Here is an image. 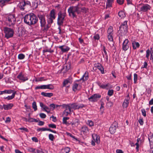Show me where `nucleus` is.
Returning a JSON list of instances; mask_svg holds the SVG:
<instances>
[{
	"label": "nucleus",
	"mask_w": 153,
	"mask_h": 153,
	"mask_svg": "<svg viewBox=\"0 0 153 153\" xmlns=\"http://www.w3.org/2000/svg\"><path fill=\"white\" fill-rule=\"evenodd\" d=\"M32 106L33 108L34 109L35 111H36L37 110V106L36 102H33L32 104Z\"/></svg>",
	"instance_id": "79ce46f5"
},
{
	"label": "nucleus",
	"mask_w": 153,
	"mask_h": 153,
	"mask_svg": "<svg viewBox=\"0 0 153 153\" xmlns=\"http://www.w3.org/2000/svg\"><path fill=\"white\" fill-rule=\"evenodd\" d=\"M130 97L129 94H128L124 100L123 104V108H127L129 102Z\"/></svg>",
	"instance_id": "4468645a"
},
{
	"label": "nucleus",
	"mask_w": 153,
	"mask_h": 153,
	"mask_svg": "<svg viewBox=\"0 0 153 153\" xmlns=\"http://www.w3.org/2000/svg\"><path fill=\"white\" fill-rule=\"evenodd\" d=\"M37 16L39 17L40 20V26L42 27H43L45 26L46 24L45 16L44 14H41L40 13H38L37 15Z\"/></svg>",
	"instance_id": "6e6552de"
},
{
	"label": "nucleus",
	"mask_w": 153,
	"mask_h": 153,
	"mask_svg": "<svg viewBox=\"0 0 153 153\" xmlns=\"http://www.w3.org/2000/svg\"><path fill=\"white\" fill-rule=\"evenodd\" d=\"M113 103L111 101H109L107 103L106 105L108 107H111L113 105Z\"/></svg>",
	"instance_id": "6e6d98bb"
},
{
	"label": "nucleus",
	"mask_w": 153,
	"mask_h": 153,
	"mask_svg": "<svg viewBox=\"0 0 153 153\" xmlns=\"http://www.w3.org/2000/svg\"><path fill=\"white\" fill-rule=\"evenodd\" d=\"M107 35H113V28L111 26H110L108 29L107 30Z\"/></svg>",
	"instance_id": "2f4dec72"
},
{
	"label": "nucleus",
	"mask_w": 153,
	"mask_h": 153,
	"mask_svg": "<svg viewBox=\"0 0 153 153\" xmlns=\"http://www.w3.org/2000/svg\"><path fill=\"white\" fill-rule=\"evenodd\" d=\"M89 74L86 71L84 74L83 75L82 77L79 80H78L76 81L77 82H79L81 81H82V82H85L87 81L88 79Z\"/></svg>",
	"instance_id": "dca6fc26"
},
{
	"label": "nucleus",
	"mask_w": 153,
	"mask_h": 153,
	"mask_svg": "<svg viewBox=\"0 0 153 153\" xmlns=\"http://www.w3.org/2000/svg\"><path fill=\"white\" fill-rule=\"evenodd\" d=\"M118 123L116 121H114L109 128V131L111 134L114 133L116 131V128L118 127Z\"/></svg>",
	"instance_id": "9d476101"
},
{
	"label": "nucleus",
	"mask_w": 153,
	"mask_h": 153,
	"mask_svg": "<svg viewBox=\"0 0 153 153\" xmlns=\"http://www.w3.org/2000/svg\"><path fill=\"white\" fill-rule=\"evenodd\" d=\"M17 77L20 80L23 81V82H25L28 79L27 77V76H24L22 74V72L19 73L17 76Z\"/></svg>",
	"instance_id": "412c9836"
},
{
	"label": "nucleus",
	"mask_w": 153,
	"mask_h": 153,
	"mask_svg": "<svg viewBox=\"0 0 153 153\" xmlns=\"http://www.w3.org/2000/svg\"><path fill=\"white\" fill-rule=\"evenodd\" d=\"M13 106V103H8L7 104H4L2 108L1 109L2 110L4 109V110H9L11 109Z\"/></svg>",
	"instance_id": "6ab92c4d"
},
{
	"label": "nucleus",
	"mask_w": 153,
	"mask_h": 153,
	"mask_svg": "<svg viewBox=\"0 0 153 153\" xmlns=\"http://www.w3.org/2000/svg\"><path fill=\"white\" fill-rule=\"evenodd\" d=\"M71 82V80L69 79H65L64 80L63 83V87H65L68 84Z\"/></svg>",
	"instance_id": "c9c22d12"
},
{
	"label": "nucleus",
	"mask_w": 153,
	"mask_h": 153,
	"mask_svg": "<svg viewBox=\"0 0 153 153\" xmlns=\"http://www.w3.org/2000/svg\"><path fill=\"white\" fill-rule=\"evenodd\" d=\"M11 121V119L9 117H7L6 118L5 122L6 123H9Z\"/></svg>",
	"instance_id": "0e129e2a"
},
{
	"label": "nucleus",
	"mask_w": 153,
	"mask_h": 153,
	"mask_svg": "<svg viewBox=\"0 0 153 153\" xmlns=\"http://www.w3.org/2000/svg\"><path fill=\"white\" fill-rule=\"evenodd\" d=\"M23 1H25V4L26 5V6L27 7H28V6H30L31 5V3L30 1H28L27 0H23Z\"/></svg>",
	"instance_id": "603ef678"
},
{
	"label": "nucleus",
	"mask_w": 153,
	"mask_h": 153,
	"mask_svg": "<svg viewBox=\"0 0 153 153\" xmlns=\"http://www.w3.org/2000/svg\"><path fill=\"white\" fill-rule=\"evenodd\" d=\"M129 42V41L127 39H125L123 41L122 44V49L123 50L126 51L128 49Z\"/></svg>",
	"instance_id": "2eb2a0df"
},
{
	"label": "nucleus",
	"mask_w": 153,
	"mask_h": 153,
	"mask_svg": "<svg viewBox=\"0 0 153 153\" xmlns=\"http://www.w3.org/2000/svg\"><path fill=\"white\" fill-rule=\"evenodd\" d=\"M127 22L128 21L126 20L122 23L120 27V31H122V32L126 33L127 32L128 30Z\"/></svg>",
	"instance_id": "9b49d317"
},
{
	"label": "nucleus",
	"mask_w": 153,
	"mask_h": 153,
	"mask_svg": "<svg viewBox=\"0 0 153 153\" xmlns=\"http://www.w3.org/2000/svg\"><path fill=\"white\" fill-rule=\"evenodd\" d=\"M24 19V22L29 26L34 25L38 21L37 16L33 13L26 15Z\"/></svg>",
	"instance_id": "f257e3e1"
},
{
	"label": "nucleus",
	"mask_w": 153,
	"mask_h": 153,
	"mask_svg": "<svg viewBox=\"0 0 153 153\" xmlns=\"http://www.w3.org/2000/svg\"><path fill=\"white\" fill-rule=\"evenodd\" d=\"M92 137L93 140L97 144H99L100 142V137L99 135L97 134H94L92 135Z\"/></svg>",
	"instance_id": "5701e85b"
},
{
	"label": "nucleus",
	"mask_w": 153,
	"mask_h": 153,
	"mask_svg": "<svg viewBox=\"0 0 153 153\" xmlns=\"http://www.w3.org/2000/svg\"><path fill=\"white\" fill-rule=\"evenodd\" d=\"M6 5V4L4 0H0V5L2 7Z\"/></svg>",
	"instance_id": "4d7b16f0"
},
{
	"label": "nucleus",
	"mask_w": 153,
	"mask_h": 153,
	"mask_svg": "<svg viewBox=\"0 0 153 153\" xmlns=\"http://www.w3.org/2000/svg\"><path fill=\"white\" fill-rule=\"evenodd\" d=\"M47 22L48 24V25H51L52 23H53V20L54 19L48 16V15H47Z\"/></svg>",
	"instance_id": "473e14b6"
},
{
	"label": "nucleus",
	"mask_w": 153,
	"mask_h": 153,
	"mask_svg": "<svg viewBox=\"0 0 153 153\" xmlns=\"http://www.w3.org/2000/svg\"><path fill=\"white\" fill-rule=\"evenodd\" d=\"M113 35H107V37L108 40L110 42H113Z\"/></svg>",
	"instance_id": "ea45409f"
},
{
	"label": "nucleus",
	"mask_w": 153,
	"mask_h": 153,
	"mask_svg": "<svg viewBox=\"0 0 153 153\" xmlns=\"http://www.w3.org/2000/svg\"><path fill=\"white\" fill-rule=\"evenodd\" d=\"M58 16L57 23L59 25L61 26L63 23V21L66 16V13H62L61 11H60L58 13Z\"/></svg>",
	"instance_id": "7ed1b4c3"
},
{
	"label": "nucleus",
	"mask_w": 153,
	"mask_h": 153,
	"mask_svg": "<svg viewBox=\"0 0 153 153\" xmlns=\"http://www.w3.org/2000/svg\"><path fill=\"white\" fill-rule=\"evenodd\" d=\"M117 3L120 5H122L124 3V0H117Z\"/></svg>",
	"instance_id": "69168bd1"
},
{
	"label": "nucleus",
	"mask_w": 153,
	"mask_h": 153,
	"mask_svg": "<svg viewBox=\"0 0 153 153\" xmlns=\"http://www.w3.org/2000/svg\"><path fill=\"white\" fill-rule=\"evenodd\" d=\"M82 86L79 85L76 83H74L72 86V90L74 92H76L77 90H79L81 89Z\"/></svg>",
	"instance_id": "aec40b11"
},
{
	"label": "nucleus",
	"mask_w": 153,
	"mask_h": 153,
	"mask_svg": "<svg viewBox=\"0 0 153 153\" xmlns=\"http://www.w3.org/2000/svg\"><path fill=\"white\" fill-rule=\"evenodd\" d=\"M19 129L21 130H22L23 131H22V132H23V131H26V132H29L27 128H25V127L20 128H19Z\"/></svg>",
	"instance_id": "13d9d810"
},
{
	"label": "nucleus",
	"mask_w": 153,
	"mask_h": 153,
	"mask_svg": "<svg viewBox=\"0 0 153 153\" xmlns=\"http://www.w3.org/2000/svg\"><path fill=\"white\" fill-rule=\"evenodd\" d=\"M49 139L51 141H53L54 139V136L53 135L51 134H49L48 135Z\"/></svg>",
	"instance_id": "8fccbe9b"
},
{
	"label": "nucleus",
	"mask_w": 153,
	"mask_h": 153,
	"mask_svg": "<svg viewBox=\"0 0 153 153\" xmlns=\"http://www.w3.org/2000/svg\"><path fill=\"white\" fill-rule=\"evenodd\" d=\"M97 85L100 88L103 89H108L111 88V85L109 83L104 84L100 82H98Z\"/></svg>",
	"instance_id": "ddd939ff"
},
{
	"label": "nucleus",
	"mask_w": 153,
	"mask_h": 153,
	"mask_svg": "<svg viewBox=\"0 0 153 153\" xmlns=\"http://www.w3.org/2000/svg\"><path fill=\"white\" fill-rule=\"evenodd\" d=\"M71 66V63H68L67 64L64 65L62 68V71L64 73H66L70 68Z\"/></svg>",
	"instance_id": "f3484780"
},
{
	"label": "nucleus",
	"mask_w": 153,
	"mask_h": 153,
	"mask_svg": "<svg viewBox=\"0 0 153 153\" xmlns=\"http://www.w3.org/2000/svg\"><path fill=\"white\" fill-rule=\"evenodd\" d=\"M148 139L150 145L151 146L152 144L153 141L151 140V139H153V134H151L148 135Z\"/></svg>",
	"instance_id": "e433bc0d"
},
{
	"label": "nucleus",
	"mask_w": 153,
	"mask_h": 153,
	"mask_svg": "<svg viewBox=\"0 0 153 153\" xmlns=\"http://www.w3.org/2000/svg\"><path fill=\"white\" fill-rule=\"evenodd\" d=\"M46 89L52 90L54 89V87L52 84H49L48 85H46Z\"/></svg>",
	"instance_id": "a19ab883"
},
{
	"label": "nucleus",
	"mask_w": 153,
	"mask_h": 153,
	"mask_svg": "<svg viewBox=\"0 0 153 153\" xmlns=\"http://www.w3.org/2000/svg\"><path fill=\"white\" fill-rule=\"evenodd\" d=\"M6 91V94H10L14 92L13 90H5Z\"/></svg>",
	"instance_id": "052dcab7"
},
{
	"label": "nucleus",
	"mask_w": 153,
	"mask_h": 153,
	"mask_svg": "<svg viewBox=\"0 0 153 153\" xmlns=\"http://www.w3.org/2000/svg\"><path fill=\"white\" fill-rule=\"evenodd\" d=\"M95 67L97 68L101 72L102 74H104V69L102 65L99 63H97L94 64Z\"/></svg>",
	"instance_id": "a211bd4d"
},
{
	"label": "nucleus",
	"mask_w": 153,
	"mask_h": 153,
	"mask_svg": "<svg viewBox=\"0 0 153 153\" xmlns=\"http://www.w3.org/2000/svg\"><path fill=\"white\" fill-rule=\"evenodd\" d=\"M113 92L114 90H109L108 92V95L110 96H111L113 95Z\"/></svg>",
	"instance_id": "3c124183"
},
{
	"label": "nucleus",
	"mask_w": 153,
	"mask_h": 153,
	"mask_svg": "<svg viewBox=\"0 0 153 153\" xmlns=\"http://www.w3.org/2000/svg\"><path fill=\"white\" fill-rule=\"evenodd\" d=\"M140 5H141V6L139 7L140 11L145 12L150 10L151 9V6L148 4H143L142 5L140 4Z\"/></svg>",
	"instance_id": "1a4fd4ad"
},
{
	"label": "nucleus",
	"mask_w": 153,
	"mask_h": 153,
	"mask_svg": "<svg viewBox=\"0 0 153 153\" xmlns=\"http://www.w3.org/2000/svg\"><path fill=\"white\" fill-rule=\"evenodd\" d=\"M150 53V51L148 49L146 51V57L147 59H149V55Z\"/></svg>",
	"instance_id": "e2e57ef3"
},
{
	"label": "nucleus",
	"mask_w": 153,
	"mask_h": 153,
	"mask_svg": "<svg viewBox=\"0 0 153 153\" xmlns=\"http://www.w3.org/2000/svg\"><path fill=\"white\" fill-rule=\"evenodd\" d=\"M68 12L69 16L74 18L76 17L77 15L76 13L77 14V10L76 6H70L68 9Z\"/></svg>",
	"instance_id": "20e7f679"
},
{
	"label": "nucleus",
	"mask_w": 153,
	"mask_h": 153,
	"mask_svg": "<svg viewBox=\"0 0 153 153\" xmlns=\"http://www.w3.org/2000/svg\"><path fill=\"white\" fill-rule=\"evenodd\" d=\"M94 38L95 39L98 40L99 39L100 37L98 34H97L94 36Z\"/></svg>",
	"instance_id": "774afa93"
},
{
	"label": "nucleus",
	"mask_w": 153,
	"mask_h": 153,
	"mask_svg": "<svg viewBox=\"0 0 153 153\" xmlns=\"http://www.w3.org/2000/svg\"><path fill=\"white\" fill-rule=\"evenodd\" d=\"M48 127L50 128H56V125L54 124H50L48 125Z\"/></svg>",
	"instance_id": "864d4df0"
},
{
	"label": "nucleus",
	"mask_w": 153,
	"mask_h": 153,
	"mask_svg": "<svg viewBox=\"0 0 153 153\" xmlns=\"http://www.w3.org/2000/svg\"><path fill=\"white\" fill-rule=\"evenodd\" d=\"M69 119V117H64L62 119V123L63 124H67V120Z\"/></svg>",
	"instance_id": "a18cd8bd"
},
{
	"label": "nucleus",
	"mask_w": 153,
	"mask_h": 153,
	"mask_svg": "<svg viewBox=\"0 0 153 153\" xmlns=\"http://www.w3.org/2000/svg\"><path fill=\"white\" fill-rule=\"evenodd\" d=\"M70 150V149L69 147H66L62 149L60 152V153H68Z\"/></svg>",
	"instance_id": "7c9ffc66"
},
{
	"label": "nucleus",
	"mask_w": 153,
	"mask_h": 153,
	"mask_svg": "<svg viewBox=\"0 0 153 153\" xmlns=\"http://www.w3.org/2000/svg\"><path fill=\"white\" fill-rule=\"evenodd\" d=\"M139 122L140 125H143L144 123L143 119V118H140L138 120Z\"/></svg>",
	"instance_id": "bf43d9fd"
},
{
	"label": "nucleus",
	"mask_w": 153,
	"mask_h": 153,
	"mask_svg": "<svg viewBox=\"0 0 153 153\" xmlns=\"http://www.w3.org/2000/svg\"><path fill=\"white\" fill-rule=\"evenodd\" d=\"M41 94L45 97H50L53 96V93H45L44 92H41Z\"/></svg>",
	"instance_id": "c756f323"
},
{
	"label": "nucleus",
	"mask_w": 153,
	"mask_h": 153,
	"mask_svg": "<svg viewBox=\"0 0 153 153\" xmlns=\"http://www.w3.org/2000/svg\"><path fill=\"white\" fill-rule=\"evenodd\" d=\"M118 15L121 18H123L126 16L125 13L124 11L121 10L119 11L118 13Z\"/></svg>",
	"instance_id": "f704fd0d"
},
{
	"label": "nucleus",
	"mask_w": 153,
	"mask_h": 153,
	"mask_svg": "<svg viewBox=\"0 0 153 153\" xmlns=\"http://www.w3.org/2000/svg\"><path fill=\"white\" fill-rule=\"evenodd\" d=\"M77 109H79L80 108H83L85 107L86 105H84L83 104H77Z\"/></svg>",
	"instance_id": "49530a36"
},
{
	"label": "nucleus",
	"mask_w": 153,
	"mask_h": 153,
	"mask_svg": "<svg viewBox=\"0 0 153 153\" xmlns=\"http://www.w3.org/2000/svg\"><path fill=\"white\" fill-rule=\"evenodd\" d=\"M137 75L136 73H134V83L136 84L137 82Z\"/></svg>",
	"instance_id": "de8ad7c7"
},
{
	"label": "nucleus",
	"mask_w": 153,
	"mask_h": 153,
	"mask_svg": "<svg viewBox=\"0 0 153 153\" xmlns=\"http://www.w3.org/2000/svg\"><path fill=\"white\" fill-rule=\"evenodd\" d=\"M48 128H39L37 129V131L39 132L40 131H48Z\"/></svg>",
	"instance_id": "c03bdc74"
},
{
	"label": "nucleus",
	"mask_w": 153,
	"mask_h": 153,
	"mask_svg": "<svg viewBox=\"0 0 153 153\" xmlns=\"http://www.w3.org/2000/svg\"><path fill=\"white\" fill-rule=\"evenodd\" d=\"M114 0H107L106 7H111L112 6V4L114 2Z\"/></svg>",
	"instance_id": "c85d7f7f"
},
{
	"label": "nucleus",
	"mask_w": 153,
	"mask_h": 153,
	"mask_svg": "<svg viewBox=\"0 0 153 153\" xmlns=\"http://www.w3.org/2000/svg\"><path fill=\"white\" fill-rule=\"evenodd\" d=\"M36 149H35L31 148H29L28 149V151L29 152L32 153H36Z\"/></svg>",
	"instance_id": "09e8293b"
},
{
	"label": "nucleus",
	"mask_w": 153,
	"mask_h": 153,
	"mask_svg": "<svg viewBox=\"0 0 153 153\" xmlns=\"http://www.w3.org/2000/svg\"><path fill=\"white\" fill-rule=\"evenodd\" d=\"M48 24L46 26L45 25V26H43L42 27H44L43 30L47 31L48 30L49 28V27L48 26Z\"/></svg>",
	"instance_id": "338daca9"
},
{
	"label": "nucleus",
	"mask_w": 153,
	"mask_h": 153,
	"mask_svg": "<svg viewBox=\"0 0 153 153\" xmlns=\"http://www.w3.org/2000/svg\"><path fill=\"white\" fill-rule=\"evenodd\" d=\"M46 85H42L40 86H37L35 87V90H37L38 89H46Z\"/></svg>",
	"instance_id": "4c0bfd02"
},
{
	"label": "nucleus",
	"mask_w": 153,
	"mask_h": 153,
	"mask_svg": "<svg viewBox=\"0 0 153 153\" xmlns=\"http://www.w3.org/2000/svg\"><path fill=\"white\" fill-rule=\"evenodd\" d=\"M71 109H74V110L77 109V103H73L69 104Z\"/></svg>",
	"instance_id": "72a5a7b5"
},
{
	"label": "nucleus",
	"mask_w": 153,
	"mask_h": 153,
	"mask_svg": "<svg viewBox=\"0 0 153 153\" xmlns=\"http://www.w3.org/2000/svg\"><path fill=\"white\" fill-rule=\"evenodd\" d=\"M25 57V55L23 53H20L18 55V58L19 59H24Z\"/></svg>",
	"instance_id": "58836bf2"
},
{
	"label": "nucleus",
	"mask_w": 153,
	"mask_h": 153,
	"mask_svg": "<svg viewBox=\"0 0 153 153\" xmlns=\"http://www.w3.org/2000/svg\"><path fill=\"white\" fill-rule=\"evenodd\" d=\"M56 14L55 10L53 9L51 10L49 14L48 15V16L55 19L56 18Z\"/></svg>",
	"instance_id": "393cba45"
},
{
	"label": "nucleus",
	"mask_w": 153,
	"mask_h": 153,
	"mask_svg": "<svg viewBox=\"0 0 153 153\" xmlns=\"http://www.w3.org/2000/svg\"><path fill=\"white\" fill-rule=\"evenodd\" d=\"M81 132H82L84 134L89 132L88 127L85 126H82L81 128Z\"/></svg>",
	"instance_id": "bb28decb"
},
{
	"label": "nucleus",
	"mask_w": 153,
	"mask_h": 153,
	"mask_svg": "<svg viewBox=\"0 0 153 153\" xmlns=\"http://www.w3.org/2000/svg\"><path fill=\"white\" fill-rule=\"evenodd\" d=\"M39 116L42 118H45L46 117V115L43 113H41L39 114Z\"/></svg>",
	"instance_id": "680f3d73"
},
{
	"label": "nucleus",
	"mask_w": 153,
	"mask_h": 153,
	"mask_svg": "<svg viewBox=\"0 0 153 153\" xmlns=\"http://www.w3.org/2000/svg\"><path fill=\"white\" fill-rule=\"evenodd\" d=\"M25 1H22L18 5L19 7L21 10H24L27 7L25 5Z\"/></svg>",
	"instance_id": "4be33fe9"
},
{
	"label": "nucleus",
	"mask_w": 153,
	"mask_h": 153,
	"mask_svg": "<svg viewBox=\"0 0 153 153\" xmlns=\"http://www.w3.org/2000/svg\"><path fill=\"white\" fill-rule=\"evenodd\" d=\"M5 22L7 26H11L14 25L16 22L15 15L10 14L6 16Z\"/></svg>",
	"instance_id": "f03ea898"
},
{
	"label": "nucleus",
	"mask_w": 153,
	"mask_h": 153,
	"mask_svg": "<svg viewBox=\"0 0 153 153\" xmlns=\"http://www.w3.org/2000/svg\"><path fill=\"white\" fill-rule=\"evenodd\" d=\"M62 106L65 109L63 111V114L65 116H67L71 114V109L69 104H64L62 105Z\"/></svg>",
	"instance_id": "0eeeda50"
},
{
	"label": "nucleus",
	"mask_w": 153,
	"mask_h": 153,
	"mask_svg": "<svg viewBox=\"0 0 153 153\" xmlns=\"http://www.w3.org/2000/svg\"><path fill=\"white\" fill-rule=\"evenodd\" d=\"M61 50V51L63 52H65L68 51L70 48L67 46L65 45H62L58 47Z\"/></svg>",
	"instance_id": "b1692460"
},
{
	"label": "nucleus",
	"mask_w": 153,
	"mask_h": 153,
	"mask_svg": "<svg viewBox=\"0 0 153 153\" xmlns=\"http://www.w3.org/2000/svg\"><path fill=\"white\" fill-rule=\"evenodd\" d=\"M141 111L142 112V115L144 117H146V111H145V109H142L141 110Z\"/></svg>",
	"instance_id": "5fc2aeb1"
},
{
	"label": "nucleus",
	"mask_w": 153,
	"mask_h": 153,
	"mask_svg": "<svg viewBox=\"0 0 153 153\" xmlns=\"http://www.w3.org/2000/svg\"><path fill=\"white\" fill-rule=\"evenodd\" d=\"M132 45L133 48L134 50L136 49L137 48H139L140 46L139 43L135 41H132Z\"/></svg>",
	"instance_id": "a878e982"
},
{
	"label": "nucleus",
	"mask_w": 153,
	"mask_h": 153,
	"mask_svg": "<svg viewBox=\"0 0 153 153\" xmlns=\"http://www.w3.org/2000/svg\"><path fill=\"white\" fill-rule=\"evenodd\" d=\"M16 94V91H15L13 93L11 96H8L7 97H4V99L5 100H11L14 98Z\"/></svg>",
	"instance_id": "cd10ccee"
},
{
	"label": "nucleus",
	"mask_w": 153,
	"mask_h": 153,
	"mask_svg": "<svg viewBox=\"0 0 153 153\" xmlns=\"http://www.w3.org/2000/svg\"><path fill=\"white\" fill-rule=\"evenodd\" d=\"M101 97V95L99 94H94L88 98V100L91 102H95L97 101Z\"/></svg>",
	"instance_id": "f8f14e48"
},
{
	"label": "nucleus",
	"mask_w": 153,
	"mask_h": 153,
	"mask_svg": "<svg viewBox=\"0 0 153 153\" xmlns=\"http://www.w3.org/2000/svg\"><path fill=\"white\" fill-rule=\"evenodd\" d=\"M76 6L78 14H81L82 13H85L88 11V9L83 6L82 4H79Z\"/></svg>",
	"instance_id": "423d86ee"
},
{
	"label": "nucleus",
	"mask_w": 153,
	"mask_h": 153,
	"mask_svg": "<svg viewBox=\"0 0 153 153\" xmlns=\"http://www.w3.org/2000/svg\"><path fill=\"white\" fill-rule=\"evenodd\" d=\"M4 31L5 33V37L6 38L8 39L13 36L14 32L13 29L8 27H4Z\"/></svg>",
	"instance_id": "39448f33"
},
{
	"label": "nucleus",
	"mask_w": 153,
	"mask_h": 153,
	"mask_svg": "<svg viewBox=\"0 0 153 153\" xmlns=\"http://www.w3.org/2000/svg\"><path fill=\"white\" fill-rule=\"evenodd\" d=\"M86 123L90 127L94 125L93 122L91 120H88L86 122Z\"/></svg>",
	"instance_id": "37998d69"
}]
</instances>
